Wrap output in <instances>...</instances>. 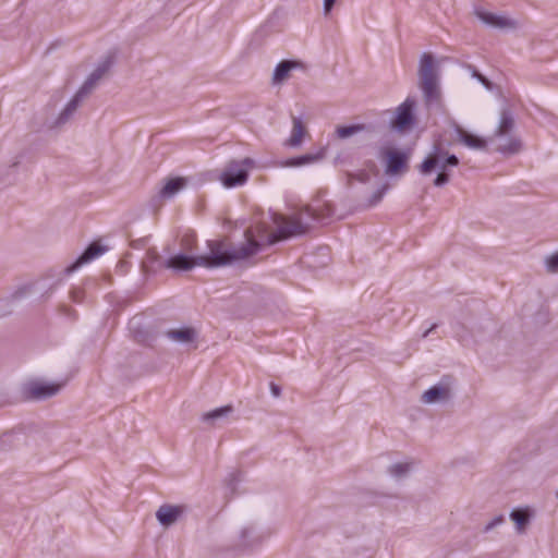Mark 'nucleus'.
<instances>
[{
  "label": "nucleus",
  "instance_id": "obj_1",
  "mask_svg": "<svg viewBox=\"0 0 558 558\" xmlns=\"http://www.w3.org/2000/svg\"><path fill=\"white\" fill-rule=\"evenodd\" d=\"M308 226L300 218H291L270 232L265 223L251 226L244 232L245 243L228 244L222 240L206 241L207 251L198 255L179 253L166 260V267L187 271L198 266L206 269L220 268L243 260L258 253L262 248L274 245L281 240L305 234Z\"/></svg>",
  "mask_w": 558,
  "mask_h": 558
},
{
  "label": "nucleus",
  "instance_id": "obj_2",
  "mask_svg": "<svg viewBox=\"0 0 558 558\" xmlns=\"http://www.w3.org/2000/svg\"><path fill=\"white\" fill-rule=\"evenodd\" d=\"M114 53H108L102 61L96 66V69L87 76L83 85L76 92L74 97L66 104L64 109L60 112L57 118L56 124L61 125L66 123L70 118L74 114L80 104L86 98L97 86L99 81L109 72L114 63Z\"/></svg>",
  "mask_w": 558,
  "mask_h": 558
},
{
  "label": "nucleus",
  "instance_id": "obj_3",
  "mask_svg": "<svg viewBox=\"0 0 558 558\" xmlns=\"http://www.w3.org/2000/svg\"><path fill=\"white\" fill-rule=\"evenodd\" d=\"M514 129V118L510 109L504 108L500 112L498 126L494 136L500 141L497 151L502 155L518 154L522 148L521 140L511 135Z\"/></svg>",
  "mask_w": 558,
  "mask_h": 558
},
{
  "label": "nucleus",
  "instance_id": "obj_4",
  "mask_svg": "<svg viewBox=\"0 0 558 558\" xmlns=\"http://www.w3.org/2000/svg\"><path fill=\"white\" fill-rule=\"evenodd\" d=\"M420 87L426 101L432 102L439 97L438 75L435 59L432 53L424 52L418 66Z\"/></svg>",
  "mask_w": 558,
  "mask_h": 558
},
{
  "label": "nucleus",
  "instance_id": "obj_5",
  "mask_svg": "<svg viewBox=\"0 0 558 558\" xmlns=\"http://www.w3.org/2000/svg\"><path fill=\"white\" fill-rule=\"evenodd\" d=\"M459 165V158L450 154L441 142L434 143L432 150L420 165L423 174H429L435 170L450 171Z\"/></svg>",
  "mask_w": 558,
  "mask_h": 558
},
{
  "label": "nucleus",
  "instance_id": "obj_6",
  "mask_svg": "<svg viewBox=\"0 0 558 558\" xmlns=\"http://www.w3.org/2000/svg\"><path fill=\"white\" fill-rule=\"evenodd\" d=\"M254 166V160L246 157L240 161H230L220 174L223 186L231 189L243 185L248 179V170Z\"/></svg>",
  "mask_w": 558,
  "mask_h": 558
},
{
  "label": "nucleus",
  "instance_id": "obj_7",
  "mask_svg": "<svg viewBox=\"0 0 558 558\" xmlns=\"http://www.w3.org/2000/svg\"><path fill=\"white\" fill-rule=\"evenodd\" d=\"M415 107V99L408 97L396 108L395 116L390 120V126L401 133L410 131L416 123Z\"/></svg>",
  "mask_w": 558,
  "mask_h": 558
},
{
  "label": "nucleus",
  "instance_id": "obj_8",
  "mask_svg": "<svg viewBox=\"0 0 558 558\" xmlns=\"http://www.w3.org/2000/svg\"><path fill=\"white\" fill-rule=\"evenodd\" d=\"M386 160V173L388 175L399 174L408 169L409 154L398 149H387L383 154Z\"/></svg>",
  "mask_w": 558,
  "mask_h": 558
},
{
  "label": "nucleus",
  "instance_id": "obj_9",
  "mask_svg": "<svg viewBox=\"0 0 558 558\" xmlns=\"http://www.w3.org/2000/svg\"><path fill=\"white\" fill-rule=\"evenodd\" d=\"M60 388V385L37 380L28 383L24 388V392L28 399L45 400L57 395Z\"/></svg>",
  "mask_w": 558,
  "mask_h": 558
},
{
  "label": "nucleus",
  "instance_id": "obj_10",
  "mask_svg": "<svg viewBox=\"0 0 558 558\" xmlns=\"http://www.w3.org/2000/svg\"><path fill=\"white\" fill-rule=\"evenodd\" d=\"M476 16L485 24L500 29H514L517 22L506 15L496 14L484 9L475 10Z\"/></svg>",
  "mask_w": 558,
  "mask_h": 558
},
{
  "label": "nucleus",
  "instance_id": "obj_11",
  "mask_svg": "<svg viewBox=\"0 0 558 558\" xmlns=\"http://www.w3.org/2000/svg\"><path fill=\"white\" fill-rule=\"evenodd\" d=\"M184 513V507L163 504L156 511V519L163 527L174 524Z\"/></svg>",
  "mask_w": 558,
  "mask_h": 558
},
{
  "label": "nucleus",
  "instance_id": "obj_12",
  "mask_svg": "<svg viewBox=\"0 0 558 558\" xmlns=\"http://www.w3.org/2000/svg\"><path fill=\"white\" fill-rule=\"evenodd\" d=\"M105 248L101 247L97 243L89 244L85 251L73 262L71 265L64 268V274L66 276L75 272L83 265L92 262L94 258L98 257L104 253Z\"/></svg>",
  "mask_w": 558,
  "mask_h": 558
},
{
  "label": "nucleus",
  "instance_id": "obj_13",
  "mask_svg": "<svg viewBox=\"0 0 558 558\" xmlns=\"http://www.w3.org/2000/svg\"><path fill=\"white\" fill-rule=\"evenodd\" d=\"M453 130L457 135V140L463 145L468 146L472 149H485L487 146V141L481 136L472 134L464 129H462L458 123H453Z\"/></svg>",
  "mask_w": 558,
  "mask_h": 558
},
{
  "label": "nucleus",
  "instance_id": "obj_14",
  "mask_svg": "<svg viewBox=\"0 0 558 558\" xmlns=\"http://www.w3.org/2000/svg\"><path fill=\"white\" fill-rule=\"evenodd\" d=\"M187 181L185 178L175 177L166 181L165 185L160 189L157 198L162 201L172 199L180 191L185 189Z\"/></svg>",
  "mask_w": 558,
  "mask_h": 558
},
{
  "label": "nucleus",
  "instance_id": "obj_15",
  "mask_svg": "<svg viewBox=\"0 0 558 558\" xmlns=\"http://www.w3.org/2000/svg\"><path fill=\"white\" fill-rule=\"evenodd\" d=\"M165 336L173 342L187 344L197 338V331L193 327H181L177 329H168Z\"/></svg>",
  "mask_w": 558,
  "mask_h": 558
},
{
  "label": "nucleus",
  "instance_id": "obj_16",
  "mask_svg": "<svg viewBox=\"0 0 558 558\" xmlns=\"http://www.w3.org/2000/svg\"><path fill=\"white\" fill-rule=\"evenodd\" d=\"M449 399L450 388L442 384L432 386L422 396V401L425 403H435L440 401H447Z\"/></svg>",
  "mask_w": 558,
  "mask_h": 558
},
{
  "label": "nucleus",
  "instance_id": "obj_17",
  "mask_svg": "<svg viewBox=\"0 0 558 558\" xmlns=\"http://www.w3.org/2000/svg\"><path fill=\"white\" fill-rule=\"evenodd\" d=\"M299 66H301V63L298 61H294V60L280 61L274 70L272 83L274 84L282 83L284 80L288 78L289 73Z\"/></svg>",
  "mask_w": 558,
  "mask_h": 558
},
{
  "label": "nucleus",
  "instance_id": "obj_18",
  "mask_svg": "<svg viewBox=\"0 0 558 558\" xmlns=\"http://www.w3.org/2000/svg\"><path fill=\"white\" fill-rule=\"evenodd\" d=\"M306 129L299 117H292V131L290 137L287 140L286 144L290 147H298L301 145L303 137L305 135Z\"/></svg>",
  "mask_w": 558,
  "mask_h": 558
},
{
  "label": "nucleus",
  "instance_id": "obj_19",
  "mask_svg": "<svg viewBox=\"0 0 558 558\" xmlns=\"http://www.w3.org/2000/svg\"><path fill=\"white\" fill-rule=\"evenodd\" d=\"M532 513L529 508H517L510 512V519L514 522L517 531L523 532L530 523Z\"/></svg>",
  "mask_w": 558,
  "mask_h": 558
},
{
  "label": "nucleus",
  "instance_id": "obj_20",
  "mask_svg": "<svg viewBox=\"0 0 558 558\" xmlns=\"http://www.w3.org/2000/svg\"><path fill=\"white\" fill-rule=\"evenodd\" d=\"M233 412L232 405H225L221 408H217L211 410L205 414H203L202 420L207 423L214 424L216 421L220 418L228 417Z\"/></svg>",
  "mask_w": 558,
  "mask_h": 558
},
{
  "label": "nucleus",
  "instance_id": "obj_21",
  "mask_svg": "<svg viewBox=\"0 0 558 558\" xmlns=\"http://www.w3.org/2000/svg\"><path fill=\"white\" fill-rule=\"evenodd\" d=\"M241 546L243 548H253L255 545L262 542V537L255 535L253 527H244L240 535Z\"/></svg>",
  "mask_w": 558,
  "mask_h": 558
},
{
  "label": "nucleus",
  "instance_id": "obj_22",
  "mask_svg": "<svg viewBox=\"0 0 558 558\" xmlns=\"http://www.w3.org/2000/svg\"><path fill=\"white\" fill-rule=\"evenodd\" d=\"M320 159L319 154H305L298 157H292L286 160L284 166L287 167H302L305 165L313 163Z\"/></svg>",
  "mask_w": 558,
  "mask_h": 558
},
{
  "label": "nucleus",
  "instance_id": "obj_23",
  "mask_svg": "<svg viewBox=\"0 0 558 558\" xmlns=\"http://www.w3.org/2000/svg\"><path fill=\"white\" fill-rule=\"evenodd\" d=\"M367 129L366 124L341 125L336 129V134L339 138H347Z\"/></svg>",
  "mask_w": 558,
  "mask_h": 558
},
{
  "label": "nucleus",
  "instance_id": "obj_24",
  "mask_svg": "<svg viewBox=\"0 0 558 558\" xmlns=\"http://www.w3.org/2000/svg\"><path fill=\"white\" fill-rule=\"evenodd\" d=\"M411 469L410 463H395L389 466V474L396 478H401L405 476Z\"/></svg>",
  "mask_w": 558,
  "mask_h": 558
},
{
  "label": "nucleus",
  "instance_id": "obj_25",
  "mask_svg": "<svg viewBox=\"0 0 558 558\" xmlns=\"http://www.w3.org/2000/svg\"><path fill=\"white\" fill-rule=\"evenodd\" d=\"M546 270L550 274L558 272V252L546 257Z\"/></svg>",
  "mask_w": 558,
  "mask_h": 558
},
{
  "label": "nucleus",
  "instance_id": "obj_26",
  "mask_svg": "<svg viewBox=\"0 0 558 558\" xmlns=\"http://www.w3.org/2000/svg\"><path fill=\"white\" fill-rule=\"evenodd\" d=\"M388 187H389V185L387 183H385L379 189H377L369 198V205L374 206V205L378 204L381 201V198L384 197V195L386 194Z\"/></svg>",
  "mask_w": 558,
  "mask_h": 558
},
{
  "label": "nucleus",
  "instance_id": "obj_27",
  "mask_svg": "<svg viewBox=\"0 0 558 558\" xmlns=\"http://www.w3.org/2000/svg\"><path fill=\"white\" fill-rule=\"evenodd\" d=\"M438 174L436 175L434 180L435 186H444L450 181V172L449 171H441L437 170Z\"/></svg>",
  "mask_w": 558,
  "mask_h": 558
},
{
  "label": "nucleus",
  "instance_id": "obj_28",
  "mask_svg": "<svg viewBox=\"0 0 558 558\" xmlns=\"http://www.w3.org/2000/svg\"><path fill=\"white\" fill-rule=\"evenodd\" d=\"M240 476H241V472L240 471H235V472H232L229 474V477H228V486L233 490L234 489V486H235V483H238L240 481Z\"/></svg>",
  "mask_w": 558,
  "mask_h": 558
},
{
  "label": "nucleus",
  "instance_id": "obj_29",
  "mask_svg": "<svg viewBox=\"0 0 558 558\" xmlns=\"http://www.w3.org/2000/svg\"><path fill=\"white\" fill-rule=\"evenodd\" d=\"M504 522H505V517L501 514L494 518L489 523L486 524L485 532L493 530L494 527H496L497 525H499Z\"/></svg>",
  "mask_w": 558,
  "mask_h": 558
},
{
  "label": "nucleus",
  "instance_id": "obj_30",
  "mask_svg": "<svg viewBox=\"0 0 558 558\" xmlns=\"http://www.w3.org/2000/svg\"><path fill=\"white\" fill-rule=\"evenodd\" d=\"M472 76L475 77L478 82H481L486 88H490V82L487 77L481 74L478 71L473 70Z\"/></svg>",
  "mask_w": 558,
  "mask_h": 558
},
{
  "label": "nucleus",
  "instance_id": "obj_31",
  "mask_svg": "<svg viewBox=\"0 0 558 558\" xmlns=\"http://www.w3.org/2000/svg\"><path fill=\"white\" fill-rule=\"evenodd\" d=\"M146 255H147L148 262L151 264H154L155 262H157L159 259V255L155 250H148Z\"/></svg>",
  "mask_w": 558,
  "mask_h": 558
},
{
  "label": "nucleus",
  "instance_id": "obj_32",
  "mask_svg": "<svg viewBox=\"0 0 558 558\" xmlns=\"http://www.w3.org/2000/svg\"><path fill=\"white\" fill-rule=\"evenodd\" d=\"M269 387H270L271 395H272L275 398L280 397V395H281V388H280L277 384H275V383H272V381H271V383H270V385H269Z\"/></svg>",
  "mask_w": 558,
  "mask_h": 558
},
{
  "label": "nucleus",
  "instance_id": "obj_33",
  "mask_svg": "<svg viewBox=\"0 0 558 558\" xmlns=\"http://www.w3.org/2000/svg\"><path fill=\"white\" fill-rule=\"evenodd\" d=\"M146 242H147V239L146 238H142L140 240L133 241L131 245L134 248H141V247L145 246Z\"/></svg>",
  "mask_w": 558,
  "mask_h": 558
},
{
  "label": "nucleus",
  "instance_id": "obj_34",
  "mask_svg": "<svg viewBox=\"0 0 558 558\" xmlns=\"http://www.w3.org/2000/svg\"><path fill=\"white\" fill-rule=\"evenodd\" d=\"M356 180L360 182L365 183L369 179V174L366 171H362L359 174L355 175Z\"/></svg>",
  "mask_w": 558,
  "mask_h": 558
},
{
  "label": "nucleus",
  "instance_id": "obj_35",
  "mask_svg": "<svg viewBox=\"0 0 558 558\" xmlns=\"http://www.w3.org/2000/svg\"><path fill=\"white\" fill-rule=\"evenodd\" d=\"M336 0H324V8L326 13H328L331 10Z\"/></svg>",
  "mask_w": 558,
  "mask_h": 558
},
{
  "label": "nucleus",
  "instance_id": "obj_36",
  "mask_svg": "<svg viewBox=\"0 0 558 558\" xmlns=\"http://www.w3.org/2000/svg\"><path fill=\"white\" fill-rule=\"evenodd\" d=\"M306 215L311 217L313 220H316L318 218L315 210H313L312 208H306Z\"/></svg>",
  "mask_w": 558,
  "mask_h": 558
},
{
  "label": "nucleus",
  "instance_id": "obj_37",
  "mask_svg": "<svg viewBox=\"0 0 558 558\" xmlns=\"http://www.w3.org/2000/svg\"><path fill=\"white\" fill-rule=\"evenodd\" d=\"M435 328H437V324H433L427 330H425L422 338H426Z\"/></svg>",
  "mask_w": 558,
  "mask_h": 558
},
{
  "label": "nucleus",
  "instance_id": "obj_38",
  "mask_svg": "<svg viewBox=\"0 0 558 558\" xmlns=\"http://www.w3.org/2000/svg\"><path fill=\"white\" fill-rule=\"evenodd\" d=\"M556 497L558 498V490H557Z\"/></svg>",
  "mask_w": 558,
  "mask_h": 558
}]
</instances>
